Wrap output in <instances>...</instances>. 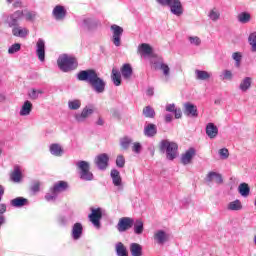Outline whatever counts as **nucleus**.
<instances>
[{
    "mask_svg": "<svg viewBox=\"0 0 256 256\" xmlns=\"http://www.w3.org/2000/svg\"><path fill=\"white\" fill-rule=\"evenodd\" d=\"M78 81H85L92 87L95 93H105L107 83L103 78L99 77L97 71L93 69L82 70L77 74Z\"/></svg>",
    "mask_w": 256,
    "mask_h": 256,
    "instance_id": "nucleus-1",
    "label": "nucleus"
},
{
    "mask_svg": "<svg viewBox=\"0 0 256 256\" xmlns=\"http://www.w3.org/2000/svg\"><path fill=\"white\" fill-rule=\"evenodd\" d=\"M57 65L60 71H63V73H69V71H75V68L79 64L77 63V59H75V57L63 54L59 56Z\"/></svg>",
    "mask_w": 256,
    "mask_h": 256,
    "instance_id": "nucleus-2",
    "label": "nucleus"
},
{
    "mask_svg": "<svg viewBox=\"0 0 256 256\" xmlns=\"http://www.w3.org/2000/svg\"><path fill=\"white\" fill-rule=\"evenodd\" d=\"M179 146L175 142H171L169 140H162L160 142V151L162 153H166V158L169 161H173V159L177 158V151Z\"/></svg>",
    "mask_w": 256,
    "mask_h": 256,
    "instance_id": "nucleus-3",
    "label": "nucleus"
},
{
    "mask_svg": "<svg viewBox=\"0 0 256 256\" xmlns=\"http://www.w3.org/2000/svg\"><path fill=\"white\" fill-rule=\"evenodd\" d=\"M159 5L163 7H169L172 15H176V17H181L183 14V4L181 0H156Z\"/></svg>",
    "mask_w": 256,
    "mask_h": 256,
    "instance_id": "nucleus-4",
    "label": "nucleus"
},
{
    "mask_svg": "<svg viewBox=\"0 0 256 256\" xmlns=\"http://www.w3.org/2000/svg\"><path fill=\"white\" fill-rule=\"evenodd\" d=\"M77 169H79L80 179L82 181H93V172L91 171V164L85 160H80L76 163Z\"/></svg>",
    "mask_w": 256,
    "mask_h": 256,
    "instance_id": "nucleus-5",
    "label": "nucleus"
},
{
    "mask_svg": "<svg viewBox=\"0 0 256 256\" xmlns=\"http://www.w3.org/2000/svg\"><path fill=\"white\" fill-rule=\"evenodd\" d=\"M95 113V108L93 106H85L81 112L74 114V119L76 123H85L89 119L90 115Z\"/></svg>",
    "mask_w": 256,
    "mask_h": 256,
    "instance_id": "nucleus-6",
    "label": "nucleus"
},
{
    "mask_svg": "<svg viewBox=\"0 0 256 256\" xmlns=\"http://www.w3.org/2000/svg\"><path fill=\"white\" fill-rule=\"evenodd\" d=\"M112 31V43L115 47H121V37H123V27L113 24L110 27Z\"/></svg>",
    "mask_w": 256,
    "mask_h": 256,
    "instance_id": "nucleus-7",
    "label": "nucleus"
},
{
    "mask_svg": "<svg viewBox=\"0 0 256 256\" xmlns=\"http://www.w3.org/2000/svg\"><path fill=\"white\" fill-rule=\"evenodd\" d=\"M152 65L154 69L162 71L165 81H169V77L171 76V68H169V65L165 64V62H163V59L152 61Z\"/></svg>",
    "mask_w": 256,
    "mask_h": 256,
    "instance_id": "nucleus-8",
    "label": "nucleus"
},
{
    "mask_svg": "<svg viewBox=\"0 0 256 256\" xmlns=\"http://www.w3.org/2000/svg\"><path fill=\"white\" fill-rule=\"evenodd\" d=\"M21 17H23V10L15 11L14 13L6 16V23L9 27H17Z\"/></svg>",
    "mask_w": 256,
    "mask_h": 256,
    "instance_id": "nucleus-9",
    "label": "nucleus"
},
{
    "mask_svg": "<svg viewBox=\"0 0 256 256\" xmlns=\"http://www.w3.org/2000/svg\"><path fill=\"white\" fill-rule=\"evenodd\" d=\"M94 162L96 167H98L100 171H105V169L109 167V155L105 153L99 154L98 156H96Z\"/></svg>",
    "mask_w": 256,
    "mask_h": 256,
    "instance_id": "nucleus-10",
    "label": "nucleus"
},
{
    "mask_svg": "<svg viewBox=\"0 0 256 256\" xmlns=\"http://www.w3.org/2000/svg\"><path fill=\"white\" fill-rule=\"evenodd\" d=\"M116 227L119 233H125V231H128V229H131V227H133V218H130V217L120 218Z\"/></svg>",
    "mask_w": 256,
    "mask_h": 256,
    "instance_id": "nucleus-11",
    "label": "nucleus"
},
{
    "mask_svg": "<svg viewBox=\"0 0 256 256\" xmlns=\"http://www.w3.org/2000/svg\"><path fill=\"white\" fill-rule=\"evenodd\" d=\"M103 214L101 212V208L92 209V213L89 215V219L91 223L96 227V229L101 228V218Z\"/></svg>",
    "mask_w": 256,
    "mask_h": 256,
    "instance_id": "nucleus-12",
    "label": "nucleus"
},
{
    "mask_svg": "<svg viewBox=\"0 0 256 256\" xmlns=\"http://www.w3.org/2000/svg\"><path fill=\"white\" fill-rule=\"evenodd\" d=\"M184 115L187 117H199V112L197 111V107L195 104L191 102H186L183 105Z\"/></svg>",
    "mask_w": 256,
    "mask_h": 256,
    "instance_id": "nucleus-13",
    "label": "nucleus"
},
{
    "mask_svg": "<svg viewBox=\"0 0 256 256\" xmlns=\"http://www.w3.org/2000/svg\"><path fill=\"white\" fill-rule=\"evenodd\" d=\"M169 239H170L169 233H167L164 230H157L154 233V241H156L158 245H165V243H167Z\"/></svg>",
    "mask_w": 256,
    "mask_h": 256,
    "instance_id": "nucleus-14",
    "label": "nucleus"
},
{
    "mask_svg": "<svg viewBox=\"0 0 256 256\" xmlns=\"http://www.w3.org/2000/svg\"><path fill=\"white\" fill-rule=\"evenodd\" d=\"M52 15L56 21H63L67 17V10L62 5H57L52 11Z\"/></svg>",
    "mask_w": 256,
    "mask_h": 256,
    "instance_id": "nucleus-15",
    "label": "nucleus"
},
{
    "mask_svg": "<svg viewBox=\"0 0 256 256\" xmlns=\"http://www.w3.org/2000/svg\"><path fill=\"white\" fill-rule=\"evenodd\" d=\"M36 55L41 63L45 61V40L42 38L38 39L36 43Z\"/></svg>",
    "mask_w": 256,
    "mask_h": 256,
    "instance_id": "nucleus-16",
    "label": "nucleus"
},
{
    "mask_svg": "<svg viewBox=\"0 0 256 256\" xmlns=\"http://www.w3.org/2000/svg\"><path fill=\"white\" fill-rule=\"evenodd\" d=\"M112 183L118 189H123V180L121 179V173L117 169H112L110 173Z\"/></svg>",
    "mask_w": 256,
    "mask_h": 256,
    "instance_id": "nucleus-17",
    "label": "nucleus"
},
{
    "mask_svg": "<svg viewBox=\"0 0 256 256\" xmlns=\"http://www.w3.org/2000/svg\"><path fill=\"white\" fill-rule=\"evenodd\" d=\"M31 111H33V103L26 100L19 111V115L20 117H29V115H31Z\"/></svg>",
    "mask_w": 256,
    "mask_h": 256,
    "instance_id": "nucleus-18",
    "label": "nucleus"
},
{
    "mask_svg": "<svg viewBox=\"0 0 256 256\" xmlns=\"http://www.w3.org/2000/svg\"><path fill=\"white\" fill-rule=\"evenodd\" d=\"M193 157H195V148H190L181 156L182 165H189L193 161Z\"/></svg>",
    "mask_w": 256,
    "mask_h": 256,
    "instance_id": "nucleus-19",
    "label": "nucleus"
},
{
    "mask_svg": "<svg viewBox=\"0 0 256 256\" xmlns=\"http://www.w3.org/2000/svg\"><path fill=\"white\" fill-rule=\"evenodd\" d=\"M81 235H83V224L77 222L72 227V239L78 241V239H81Z\"/></svg>",
    "mask_w": 256,
    "mask_h": 256,
    "instance_id": "nucleus-20",
    "label": "nucleus"
},
{
    "mask_svg": "<svg viewBox=\"0 0 256 256\" xmlns=\"http://www.w3.org/2000/svg\"><path fill=\"white\" fill-rule=\"evenodd\" d=\"M206 135L209 139H215L219 135V128L213 123H208L206 125Z\"/></svg>",
    "mask_w": 256,
    "mask_h": 256,
    "instance_id": "nucleus-21",
    "label": "nucleus"
},
{
    "mask_svg": "<svg viewBox=\"0 0 256 256\" xmlns=\"http://www.w3.org/2000/svg\"><path fill=\"white\" fill-rule=\"evenodd\" d=\"M213 74L211 72L205 71V70H195V79L197 81H209Z\"/></svg>",
    "mask_w": 256,
    "mask_h": 256,
    "instance_id": "nucleus-22",
    "label": "nucleus"
},
{
    "mask_svg": "<svg viewBox=\"0 0 256 256\" xmlns=\"http://www.w3.org/2000/svg\"><path fill=\"white\" fill-rule=\"evenodd\" d=\"M251 85H253V78L245 77L241 80L239 84V89L242 93H247L251 89Z\"/></svg>",
    "mask_w": 256,
    "mask_h": 256,
    "instance_id": "nucleus-23",
    "label": "nucleus"
},
{
    "mask_svg": "<svg viewBox=\"0 0 256 256\" xmlns=\"http://www.w3.org/2000/svg\"><path fill=\"white\" fill-rule=\"evenodd\" d=\"M120 73H121L123 79L129 80V79H131V77L133 75V67H131V64L126 63V64L122 65V67L120 69Z\"/></svg>",
    "mask_w": 256,
    "mask_h": 256,
    "instance_id": "nucleus-24",
    "label": "nucleus"
},
{
    "mask_svg": "<svg viewBox=\"0 0 256 256\" xmlns=\"http://www.w3.org/2000/svg\"><path fill=\"white\" fill-rule=\"evenodd\" d=\"M207 183H211L215 181L218 185H221L223 183V176L217 172H209L206 176Z\"/></svg>",
    "mask_w": 256,
    "mask_h": 256,
    "instance_id": "nucleus-25",
    "label": "nucleus"
},
{
    "mask_svg": "<svg viewBox=\"0 0 256 256\" xmlns=\"http://www.w3.org/2000/svg\"><path fill=\"white\" fill-rule=\"evenodd\" d=\"M80 26L83 29H88V31H91V29H95V27H97V22L91 18H84L80 23Z\"/></svg>",
    "mask_w": 256,
    "mask_h": 256,
    "instance_id": "nucleus-26",
    "label": "nucleus"
},
{
    "mask_svg": "<svg viewBox=\"0 0 256 256\" xmlns=\"http://www.w3.org/2000/svg\"><path fill=\"white\" fill-rule=\"evenodd\" d=\"M12 34L14 35V37H27V35H29V30L27 28H22L19 26H14V28L12 29Z\"/></svg>",
    "mask_w": 256,
    "mask_h": 256,
    "instance_id": "nucleus-27",
    "label": "nucleus"
},
{
    "mask_svg": "<svg viewBox=\"0 0 256 256\" xmlns=\"http://www.w3.org/2000/svg\"><path fill=\"white\" fill-rule=\"evenodd\" d=\"M145 137H155L157 135V126L155 124H148L144 127Z\"/></svg>",
    "mask_w": 256,
    "mask_h": 256,
    "instance_id": "nucleus-28",
    "label": "nucleus"
},
{
    "mask_svg": "<svg viewBox=\"0 0 256 256\" xmlns=\"http://www.w3.org/2000/svg\"><path fill=\"white\" fill-rule=\"evenodd\" d=\"M130 253L132 256H143V247L141 244L132 243L130 244Z\"/></svg>",
    "mask_w": 256,
    "mask_h": 256,
    "instance_id": "nucleus-29",
    "label": "nucleus"
},
{
    "mask_svg": "<svg viewBox=\"0 0 256 256\" xmlns=\"http://www.w3.org/2000/svg\"><path fill=\"white\" fill-rule=\"evenodd\" d=\"M241 209H243V204L241 203V200H239V199H236L227 204L228 211H241Z\"/></svg>",
    "mask_w": 256,
    "mask_h": 256,
    "instance_id": "nucleus-30",
    "label": "nucleus"
},
{
    "mask_svg": "<svg viewBox=\"0 0 256 256\" xmlns=\"http://www.w3.org/2000/svg\"><path fill=\"white\" fill-rule=\"evenodd\" d=\"M49 151L54 157H61L63 155V148L59 144H51Z\"/></svg>",
    "mask_w": 256,
    "mask_h": 256,
    "instance_id": "nucleus-31",
    "label": "nucleus"
},
{
    "mask_svg": "<svg viewBox=\"0 0 256 256\" xmlns=\"http://www.w3.org/2000/svg\"><path fill=\"white\" fill-rule=\"evenodd\" d=\"M21 177H23V174L21 173V169H19V166H16L14 168V171L10 175L11 181H13L14 183H20Z\"/></svg>",
    "mask_w": 256,
    "mask_h": 256,
    "instance_id": "nucleus-32",
    "label": "nucleus"
},
{
    "mask_svg": "<svg viewBox=\"0 0 256 256\" xmlns=\"http://www.w3.org/2000/svg\"><path fill=\"white\" fill-rule=\"evenodd\" d=\"M138 51L139 53H141L142 55H152L153 54V48L151 47V45L147 44V43H142L139 47H138Z\"/></svg>",
    "mask_w": 256,
    "mask_h": 256,
    "instance_id": "nucleus-33",
    "label": "nucleus"
},
{
    "mask_svg": "<svg viewBox=\"0 0 256 256\" xmlns=\"http://www.w3.org/2000/svg\"><path fill=\"white\" fill-rule=\"evenodd\" d=\"M111 79L116 87H119L121 85V72L117 70L116 68L112 69V75Z\"/></svg>",
    "mask_w": 256,
    "mask_h": 256,
    "instance_id": "nucleus-34",
    "label": "nucleus"
},
{
    "mask_svg": "<svg viewBox=\"0 0 256 256\" xmlns=\"http://www.w3.org/2000/svg\"><path fill=\"white\" fill-rule=\"evenodd\" d=\"M67 187H68L67 182L59 181L56 184H54L52 190L54 191V193L59 195V193L65 191V189H67Z\"/></svg>",
    "mask_w": 256,
    "mask_h": 256,
    "instance_id": "nucleus-35",
    "label": "nucleus"
},
{
    "mask_svg": "<svg viewBox=\"0 0 256 256\" xmlns=\"http://www.w3.org/2000/svg\"><path fill=\"white\" fill-rule=\"evenodd\" d=\"M117 256H129L127 253V247L122 242H118L115 245Z\"/></svg>",
    "mask_w": 256,
    "mask_h": 256,
    "instance_id": "nucleus-36",
    "label": "nucleus"
},
{
    "mask_svg": "<svg viewBox=\"0 0 256 256\" xmlns=\"http://www.w3.org/2000/svg\"><path fill=\"white\" fill-rule=\"evenodd\" d=\"M237 20L239 21V23H242V25H245L249 23V21H251V14H249L248 12H241L240 14H238Z\"/></svg>",
    "mask_w": 256,
    "mask_h": 256,
    "instance_id": "nucleus-37",
    "label": "nucleus"
},
{
    "mask_svg": "<svg viewBox=\"0 0 256 256\" xmlns=\"http://www.w3.org/2000/svg\"><path fill=\"white\" fill-rule=\"evenodd\" d=\"M133 145V139L131 137H124L120 139V147L124 150L127 151L129 147Z\"/></svg>",
    "mask_w": 256,
    "mask_h": 256,
    "instance_id": "nucleus-38",
    "label": "nucleus"
},
{
    "mask_svg": "<svg viewBox=\"0 0 256 256\" xmlns=\"http://www.w3.org/2000/svg\"><path fill=\"white\" fill-rule=\"evenodd\" d=\"M238 191L242 197H249L251 189L249 188V184L242 183L239 185Z\"/></svg>",
    "mask_w": 256,
    "mask_h": 256,
    "instance_id": "nucleus-39",
    "label": "nucleus"
},
{
    "mask_svg": "<svg viewBox=\"0 0 256 256\" xmlns=\"http://www.w3.org/2000/svg\"><path fill=\"white\" fill-rule=\"evenodd\" d=\"M68 109H70V111H77L81 109V100L79 99L69 100Z\"/></svg>",
    "mask_w": 256,
    "mask_h": 256,
    "instance_id": "nucleus-40",
    "label": "nucleus"
},
{
    "mask_svg": "<svg viewBox=\"0 0 256 256\" xmlns=\"http://www.w3.org/2000/svg\"><path fill=\"white\" fill-rule=\"evenodd\" d=\"M134 227V233L136 235H141L143 233L144 227H143V221L141 220H133V226Z\"/></svg>",
    "mask_w": 256,
    "mask_h": 256,
    "instance_id": "nucleus-41",
    "label": "nucleus"
},
{
    "mask_svg": "<svg viewBox=\"0 0 256 256\" xmlns=\"http://www.w3.org/2000/svg\"><path fill=\"white\" fill-rule=\"evenodd\" d=\"M45 92L41 89H31L29 92H28V96L32 99V100H37L39 99V95H43Z\"/></svg>",
    "mask_w": 256,
    "mask_h": 256,
    "instance_id": "nucleus-42",
    "label": "nucleus"
},
{
    "mask_svg": "<svg viewBox=\"0 0 256 256\" xmlns=\"http://www.w3.org/2000/svg\"><path fill=\"white\" fill-rule=\"evenodd\" d=\"M248 42L251 46L252 53H256V32H253L249 35Z\"/></svg>",
    "mask_w": 256,
    "mask_h": 256,
    "instance_id": "nucleus-43",
    "label": "nucleus"
},
{
    "mask_svg": "<svg viewBox=\"0 0 256 256\" xmlns=\"http://www.w3.org/2000/svg\"><path fill=\"white\" fill-rule=\"evenodd\" d=\"M27 203V199L23 197H18L13 200H11L12 207H23Z\"/></svg>",
    "mask_w": 256,
    "mask_h": 256,
    "instance_id": "nucleus-44",
    "label": "nucleus"
},
{
    "mask_svg": "<svg viewBox=\"0 0 256 256\" xmlns=\"http://www.w3.org/2000/svg\"><path fill=\"white\" fill-rule=\"evenodd\" d=\"M143 115L148 119H153L155 117V110L151 106H146L143 109Z\"/></svg>",
    "mask_w": 256,
    "mask_h": 256,
    "instance_id": "nucleus-45",
    "label": "nucleus"
},
{
    "mask_svg": "<svg viewBox=\"0 0 256 256\" xmlns=\"http://www.w3.org/2000/svg\"><path fill=\"white\" fill-rule=\"evenodd\" d=\"M221 81H232L233 72L231 70H224L220 75Z\"/></svg>",
    "mask_w": 256,
    "mask_h": 256,
    "instance_id": "nucleus-46",
    "label": "nucleus"
},
{
    "mask_svg": "<svg viewBox=\"0 0 256 256\" xmlns=\"http://www.w3.org/2000/svg\"><path fill=\"white\" fill-rule=\"evenodd\" d=\"M23 17H25L26 21H33L35 17H37V13L35 11L22 10Z\"/></svg>",
    "mask_w": 256,
    "mask_h": 256,
    "instance_id": "nucleus-47",
    "label": "nucleus"
},
{
    "mask_svg": "<svg viewBox=\"0 0 256 256\" xmlns=\"http://www.w3.org/2000/svg\"><path fill=\"white\" fill-rule=\"evenodd\" d=\"M232 59L235 60V67L240 68L241 67V59H243V55L241 52H234L232 54Z\"/></svg>",
    "mask_w": 256,
    "mask_h": 256,
    "instance_id": "nucleus-48",
    "label": "nucleus"
},
{
    "mask_svg": "<svg viewBox=\"0 0 256 256\" xmlns=\"http://www.w3.org/2000/svg\"><path fill=\"white\" fill-rule=\"evenodd\" d=\"M21 51V44L15 43L9 47L8 53L9 55H15V53H19Z\"/></svg>",
    "mask_w": 256,
    "mask_h": 256,
    "instance_id": "nucleus-49",
    "label": "nucleus"
},
{
    "mask_svg": "<svg viewBox=\"0 0 256 256\" xmlns=\"http://www.w3.org/2000/svg\"><path fill=\"white\" fill-rule=\"evenodd\" d=\"M208 17H209V19H211V21H219V18L221 17V13H219V11L213 9L209 12Z\"/></svg>",
    "mask_w": 256,
    "mask_h": 256,
    "instance_id": "nucleus-50",
    "label": "nucleus"
},
{
    "mask_svg": "<svg viewBox=\"0 0 256 256\" xmlns=\"http://www.w3.org/2000/svg\"><path fill=\"white\" fill-rule=\"evenodd\" d=\"M188 41L191 45H194L195 47H199L201 45V38L198 36H189Z\"/></svg>",
    "mask_w": 256,
    "mask_h": 256,
    "instance_id": "nucleus-51",
    "label": "nucleus"
},
{
    "mask_svg": "<svg viewBox=\"0 0 256 256\" xmlns=\"http://www.w3.org/2000/svg\"><path fill=\"white\" fill-rule=\"evenodd\" d=\"M57 193L53 191V188L50 189V192L45 195L46 201H55L57 199Z\"/></svg>",
    "mask_w": 256,
    "mask_h": 256,
    "instance_id": "nucleus-52",
    "label": "nucleus"
},
{
    "mask_svg": "<svg viewBox=\"0 0 256 256\" xmlns=\"http://www.w3.org/2000/svg\"><path fill=\"white\" fill-rule=\"evenodd\" d=\"M218 155L220 157V159H229V150L227 148H221L219 151H218Z\"/></svg>",
    "mask_w": 256,
    "mask_h": 256,
    "instance_id": "nucleus-53",
    "label": "nucleus"
},
{
    "mask_svg": "<svg viewBox=\"0 0 256 256\" xmlns=\"http://www.w3.org/2000/svg\"><path fill=\"white\" fill-rule=\"evenodd\" d=\"M116 166L120 169L125 167V157L123 155H118L116 158Z\"/></svg>",
    "mask_w": 256,
    "mask_h": 256,
    "instance_id": "nucleus-54",
    "label": "nucleus"
},
{
    "mask_svg": "<svg viewBox=\"0 0 256 256\" xmlns=\"http://www.w3.org/2000/svg\"><path fill=\"white\" fill-rule=\"evenodd\" d=\"M40 187H41V183L39 181H35V182L32 183L31 191L33 193H39Z\"/></svg>",
    "mask_w": 256,
    "mask_h": 256,
    "instance_id": "nucleus-55",
    "label": "nucleus"
},
{
    "mask_svg": "<svg viewBox=\"0 0 256 256\" xmlns=\"http://www.w3.org/2000/svg\"><path fill=\"white\" fill-rule=\"evenodd\" d=\"M132 151L134 153H141V143L135 142L132 144Z\"/></svg>",
    "mask_w": 256,
    "mask_h": 256,
    "instance_id": "nucleus-56",
    "label": "nucleus"
},
{
    "mask_svg": "<svg viewBox=\"0 0 256 256\" xmlns=\"http://www.w3.org/2000/svg\"><path fill=\"white\" fill-rule=\"evenodd\" d=\"M176 109L177 108L175 107V104H168V105H166V111H168V113H174V111Z\"/></svg>",
    "mask_w": 256,
    "mask_h": 256,
    "instance_id": "nucleus-57",
    "label": "nucleus"
},
{
    "mask_svg": "<svg viewBox=\"0 0 256 256\" xmlns=\"http://www.w3.org/2000/svg\"><path fill=\"white\" fill-rule=\"evenodd\" d=\"M175 119H181L183 112H181V108H176L174 111Z\"/></svg>",
    "mask_w": 256,
    "mask_h": 256,
    "instance_id": "nucleus-58",
    "label": "nucleus"
},
{
    "mask_svg": "<svg viewBox=\"0 0 256 256\" xmlns=\"http://www.w3.org/2000/svg\"><path fill=\"white\" fill-rule=\"evenodd\" d=\"M146 95L148 97H153V95H155V91L153 89V87H149L147 90H146Z\"/></svg>",
    "mask_w": 256,
    "mask_h": 256,
    "instance_id": "nucleus-59",
    "label": "nucleus"
},
{
    "mask_svg": "<svg viewBox=\"0 0 256 256\" xmlns=\"http://www.w3.org/2000/svg\"><path fill=\"white\" fill-rule=\"evenodd\" d=\"M58 222H59V225H67V218L64 217V216H61V217L58 219Z\"/></svg>",
    "mask_w": 256,
    "mask_h": 256,
    "instance_id": "nucleus-60",
    "label": "nucleus"
},
{
    "mask_svg": "<svg viewBox=\"0 0 256 256\" xmlns=\"http://www.w3.org/2000/svg\"><path fill=\"white\" fill-rule=\"evenodd\" d=\"M7 211V206L5 204H0V215H3Z\"/></svg>",
    "mask_w": 256,
    "mask_h": 256,
    "instance_id": "nucleus-61",
    "label": "nucleus"
},
{
    "mask_svg": "<svg viewBox=\"0 0 256 256\" xmlns=\"http://www.w3.org/2000/svg\"><path fill=\"white\" fill-rule=\"evenodd\" d=\"M171 121H173V115L167 114V115L165 116V122H166V123H171Z\"/></svg>",
    "mask_w": 256,
    "mask_h": 256,
    "instance_id": "nucleus-62",
    "label": "nucleus"
},
{
    "mask_svg": "<svg viewBox=\"0 0 256 256\" xmlns=\"http://www.w3.org/2000/svg\"><path fill=\"white\" fill-rule=\"evenodd\" d=\"M105 124V122L103 121V118H98L97 122H96V125H100V126H103Z\"/></svg>",
    "mask_w": 256,
    "mask_h": 256,
    "instance_id": "nucleus-63",
    "label": "nucleus"
},
{
    "mask_svg": "<svg viewBox=\"0 0 256 256\" xmlns=\"http://www.w3.org/2000/svg\"><path fill=\"white\" fill-rule=\"evenodd\" d=\"M13 5H14L15 8H19V7H21L22 2L20 0H17V1L14 2Z\"/></svg>",
    "mask_w": 256,
    "mask_h": 256,
    "instance_id": "nucleus-64",
    "label": "nucleus"
}]
</instances>
